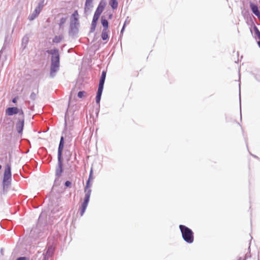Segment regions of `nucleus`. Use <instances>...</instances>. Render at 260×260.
I'll list each match as a JSON object with an SVG mask.
<instances>
[{"mask_svg":"<svg viewBox=\"0 0 260 260\" xmlns=\"http://www.w3.org/2000/svg\"><path fill=\"white\" fill-rule=\"evenodd\" d=\"M61 40V37L60 36H55L53 40L54 43H58Z\"/></svg>","mask_w":260,"mask_h":260,"instance_id":"nucleus-22","label":"nucleus"},{"mask_svg":"<svg viewBox=\"0 0 260 260\" xmlns=\"http://www.w3.org/2000/svg\"><path fill=\"white\" fill-rule=\"evenodd\" d=\"M1 253L2 255H3V248H1Z\"/></svg>","mask_w":260,"mask_h":260,"instance_id":"nucleus-33","label":"nucleus"},{"mask_svg":"<svg viewBox=\"0 0 260 260\" xmlns=\"http://www.w3.org/2000/svg\"><path fill=\"white\" fill-rule=\"evenodd\" d=\"M109 31L108 30L106 29H103L102 34H101V38L103 39V40H107L109 39Z\"/></svg>","mask_w":260,"mask_h":260,"instance_id":"nucleus-15","label":"nucleus"},{"mask_svg":"<svg viewBox=\"0 0 260 260\" xmlns=\"http://www.w3.org/2000/svg\"><path fill=\"white\" fill-rule=\"evenodd\" d=\"M12 172L11 164H7L4 170L2 180L3 190L4 192H7L9 187L11 185Z\"/></svg>","mask_w":260,"mask_h":260,"instance_id":"nucleus-1","label":"nucleus"},{"mask_svg":"<svg viewBox=\"0 0 260 260\" xmlns=\"http://www.w3.org/2000/svg\"><path fill=\"white\" fill-rule=\"evenodd\" d=\"M106 72L104 71L102 72V75H101V79L100 80V83H99L98 88L103 89L104 84L105 80L106 79Z\"/></svg>","mask_w":260,"mask_h":260,"instance_id":"nucleus-10","label":"nucleus"},{"mask_svg":"<svg viewBox=\"0 0 260 260\" xmlns=\"http://www.w3.org/2000/svg\"><path fill=\"white\" fill-rule=\"evenodd\" d=\"M92 2L93 0H86L84 7V11L85 12H87L92 7Z\"/></svg>","mask_w":260,"mask_h":260,"instance_id":"nucleus-12","label":"nucleus"},{"mask_svg":"<svg viewBox=\"0 0 260 260\" xmlns=\"http://www.w3.org/2000/svg\"><path fill=\"white\" fill-rule=\"evenodd\" d=\"M11 102L15 104H16V95H14L13 97L12 98V99L11 100Z\"/></svg>","mask_w":260,"mask_h":260,"instance_id":"nucleus-25","label":"nucleus"},{"mask_svg":"<svg viewBox=\"0 0 260 260\" xmlns=\"http://www.w3.org/2000/svg\"><path fill=\"white\" fill-rule=\"evenodd\" d=\"M78 12L77 10H76L74 11V12L73 13L72 15V17L73 19L72 22L75 24L78 23Z\"/></svg>","mask_w":260,"mask_h":260,"instance_id":"nucleus-14","label":"nucleus"},{"mask_svg":"<svg viewBox=\"0 0 260 260\" xmlns=\"http://www.w3.org/2000/svg\"><path fill=\"white\" fill-rule=\"evenodd\" d=\"M11 124H12V125H13H13H14V122H13L11 123Z\"/></svg>","mask_w":260,"mask_h":260,"instance_id":"nucleus-39","label":"nucleus"},{"mask_svg":"<svg viewBox=\"0 0 260 260\" xmlns=\"http://www.w3.org/2000/svg\"><path fill=\"white\" fill-rule=\"evenodd\" d=\"M99 18L95 17L93 16L92 21L91 22V31H94L95 29L97 22L99 20Z\"/></svg>","mask_w":260,"mask_h":260,"instance_id":"nucleus-13","label":"nucleus"},{"mask_svg":"<svg viewBox=\"0 0 260 260\" xmlns=\"http://www.w3.org/2000/svg\"><path fill=\"white\" fill-rule=\"evenodd\" d=\"M101 23L104 27L103 29L108 30V21L104 17H102L101 18Z\"/></svg>","mask_w":260,"mask_h":260,"instance_id":"nucleus-16","label":"nucleus"},{"mask_svg":"<svg viewBox=\"0 0 260 260\" xmlns=\"http://www.w3.org/2000/svg\"><path fill=\"white\" fill-rule=\"evenodd\" d=\"M179 229L183 240L188 243H192L194 241L193 233L192 230L183 225H180Z\"/></svg>","mask_w":260,"mask_h":260,"instance_id":"nucleus-4","label":"nucleus"},{"mask_svg":"<svg viewBox=\"0 0 260 260\" xmlns=\"http://www.w3.org/2000/svg\"><path fill=\"white\" fill-rule=\"evenodd\" d=\"M38 93V90L36 91V92H32L31 94H30V98L32 100H35L36 98H37V95Z\"/></svg>","mask_w":260,"mask_h":260,"instance_id":"nucleus-23","label":"nucleus"},{"mask_svg":"<svg viewBox=\"0 0 260 260\" xmlns=\"http://www.w3.org/2000/svg\"><path fill=\"white\" fill-rule=\"evenodd\" d=\"M42 8H43V6L41 5V4L39 5L37 7V8L35 9V11L32 13V14L29 16V20H32L35 18H36L38 16V15L40 14V13L41 12Z\"/></svg>","mask_w":260,"mask_h":260,"instance_id":"nucleus-7","label":"nucleus"},{"mask_svg":"<svg viewBox=\"0 0 260 260\" xmlns=\"http://www.w3.org/2000/svg\"><path fill=\"white\" fill-rule=\"evenodd\" d=\"M16 246L14 248V250H13V251L12 252V255H14V256H15L16 253Z\"/></svg>","mask_w":260,"mask_h":260,"instance_id":"nucleus-30","label":"nucleus"},{"mask_svg":"<svg viewBox=\"0 0 260 260\" xmlns=\"http://www.w3.org/2000/svg\"><path fill=\"white\" fill-rule=\"evenodd\" d=\"M54 248L52 247H49L48 249H47V251L46 252V255L48 256H51L53 253H54Z\"/></svg>","mask_w":260,"mask_h":260,"instance_id":"nucleus-19","label":"nucleus"},{"mask_svg":"<svg viewBox=\"0 0 260 260\" xmlns=\"http://www.w3.org/2000/svg\"><path fill=\"white\" fill-rule=\"evenodd\" d=\"M255 29H256V35H257V37L258 38V39H260V31L258 30V29L256 27H255Z\"/></svg>","mask_w":260,"mask_h":260,"instance_id":"nucleus-26","label":"nucleus"},{"mask_svg":"<svg viewBox=\"0 0 260 260\" xmlns=\"http://www.w3.org/2000/svg\"><path fill=\"white\" fill-rule=\"evenodd\" d=\"M109 4L113 9H116L118 7V2L117 0H110Z\"/></svg>","mask_w":260,"mask_h":260,"instance_id":"nucleus-18","label":"nucleus"},{"mask_svg":"<svg viewBox=\"0 0 260 260\" xmlns=\"http://www.w3.org/2000/svg\"><path fill=\"white\" fill-rule=\"evenodd\" d=\"M16 230V227H15V228H14V233H15Z\"/></svg>","mask_w":260,"mask_h":260,"instance_id":"nucleus-34","label":"nucleus"},{"mask_svg":"<svg viewBox=\"0 0 260 260\" xmlns=\"http://www.w3.org/2000/svg\"><path fill=\"white\" fill-rule=\"evenodd\" d=\"M103 89L98 88L96 96V102L97 104L100 103L101 95H102V92H103Z\"/></svg>","mask_w":260,"mask_h":260,"instance_id":"nucleus-17","label":"nucleus"},{"mask_svg":"<svg viewBox=\"0 0 260 260\" xmlns=\"http://www.w3.org/2000/svg\"><path fill=\"white\" fill-rule=\"evenodd\" d=\"M2 166L1 165H0V170L2 169Z\"/></svg>","mask_w":260,"mask_h":260,"instance_id":"nucleus-36","label":"nucleus"},{"mask_svg":"<svg viewBox=\"0 0 260 260\" xmlns=\"http://www.w3.org/2000/svg\"><path fill=\"white\" fill-rule=\"evenodd\" d=\"M5 114L8 116L16 115V107H10L7 108L5 110Z\"/></svg>","mask_w":260,"mask_h":260,"instance_id":"nucleus-8","label":"nucleus"},{"mask_svg":"<svg viewBox=\"0 0 260 260\" xmlns=\"http://www.w3.org/2000/svg\"><path fill=\"white\" fill-rule=\"evenodd\" d=\"M66 21V18H62L60 20L59 25L61 26L63 25Z\"/></svg>","mask_w":260,"mask_h":260,"instance_id":"nucleus-24","label":"nucleus"},{"mask_svg":"<svg viewBox=\"0 0 260 260\" xmlns=\"http://www.w3.org/2000/svg\"><path fill=\"white\" fill-rule=\"evenodd\" d=\"M63 146H64L63 137H61L60 138V141L58 149V159L59 161L61 159L62 151L63 149Z\"/></svg>","mask_w":260,"mask_h":260,"instance_id":"nucleus-9","label":"nucleus"},{"mask_svg":"<svg viewBox=\"0 0 260 260\" xmlns=\"http://www.w3.org/2000/svg\"><path fill=\"white\" fill-rule=\"evenodd\" d=\"M258 44L259 46L260 47V41H259V42H258Z\"/></svg>","mask_w":260,"mask_h":260,"instance_id":"nucleus-37","label":"nucleus"},{"mask_svg":"<svg viewBox=\"0 0 260 260\" xmlns=\"http://www.w3.org/2000/svg\"><path fill=\"white\" fill-rule=\"evenodd\" d=\"M86 95V93L84 91H79L78 93V96L79 98H83L85 97Z\"/></svg>","mask_w":260,"mask_h":260,"instance_id":"nucleus-21","label":"nucleus"},{"mask_svg":"<svg viewBox=\"0 0 260 260\" xmlns=\"http://www.w3.org/2000/svg\"><path fill=\"white\" fill-rule=\"evenodd\" d=\"M92 180H93V177H92V171H91L88 181H91Z\"/></svg>","mask_w":260,"mask_h":260,"instance_id":"nucleus-27","label":"nucleus"},{"mask_svg":"<svg viewBox=\"0 0 260 260\" xmlns=\"http://www.w3.org/2000/svg\"><path fill=\"white\" fill-rule=\"evenodd\" d=\"M48 53L52 55L51 58V66L50 74L53 76L54 74L57 72L59 69V55L58 51L57 49H54L47 51Z\"/></svg>","mask_w":260,"mask_h":260,"instance_id":"nucleus-2","label":"nucleus"},{"mask_svg":"<svg viewBox=\"0 0 260 260\" xmlns=\"http://www.w3.org/2000/svg\"><path fill=\"white\" fill-rule=\"evenodd\" d=\"M24 124V115L22 110L17 109V132L21 136Z\"/></svg>","mask_w":260,"mask_h":260,"instance_id":"nucleus-5","label":"nucleus"},{"mask_svg":"<svg viewBox=\"0 0 260 260\" xmlns=\"http://www.w3.org/2000/svg\"><path fill=\"white\" fill-rule=\"evenodd\" d=\"M112 17H113V14L112 13H109V15H108V18L109 19H111L112 18Z\"/></svg>","mask_w":260,"mask_h":260,"instance_id":"nucleus-31","label":"nucleus"},{"mask_svg":"<svg viewBox=\"0 0 260 260\" xmlns=\"http://www.w3.org/2000/svg\"><path fill=\"white\" fill-rule=\"evenodd\" d=\"M230 125L231 127L233 128H240V124L237 122L234 121H232L230 123Z\"/></svg>","mask_w":260,"mask_h":260,"instance_id":"nucleus-20","label":"nucleus"},{"mask_svg":"<svg viewBox=\"0 0 260 260\" xmlns=\"http://www.w3.org/2000/svg\"><path fill=\"white\" fill-rule=\"evenodd\" d=\"M106 4L104 2H101L100 4L98 5V8H96L94 14V16L100 18V16L103 11H104L105 7H106Z\"/></svg>","mask_w":260,"mask_h":260,"instance_id":"nucleus-6","label":"nucleus"},{"mask_svg":"<svg viewBox=\"0 0 260 260\" xmlns=\"http://www.w3.org/2000/svg\"><path fill=\"white\" fill-rule=\"evenodd\" d=\"M17 260H28V258L26 257H20L17 258Z\"/></svg>","mask_w":260,"mask_h":260,"instance_id":"nucleus-29","label":"nucleus"},{"mask_svg":"<svg viewBox=\"0 0 260 260\" xmlns=\"http://www.w3.org/2000/svg\"><path fill=\"white\" fill-rule=\"evenodd\" d=\"M90 182L91 181H89L87 180L86 186L84 188V191L86 193V194L84 199V201L82 203L81 206L79 208L81 216H82L84 214L89 201V198L91 192V190L90 189V188L91 186V184L90 183Z\"/></svg>","mask_w":260,"mask_h":260,"instance_id":"nucleus-3","label":"nucleus"},{"mask_svg":"<svg viewBox=\"0 0 260 260\" xmlns=\"http://www.w3.org/2000/svg\"><path fill=\"white\" fill-rule=\"evenodd\" d=\"M71 185V182L70 181H67L65 182V186L66 187H70Z\"/></svg>","mask_w":260,"mask_h":260,"instance_id":"nucleus-28","label":"nucleus"},{"mask_svg":"<svg viewBox=\"0 0 260 260\" xmlns=\"http://www.w3.org/2000/svg\"><path fill=\"white\" fill-rule=\"evenodd\" d=\"M16 24V21H15L14 24V26H13V31H14V29H15V25Z\"/></svg>","mask_w":260,"mask_h":260,"instance_id":"nucleus-32","label":"nucleus"},{"mask_svg":"<svg viewBox=\"0 0 260 260\" xmlns=\"http://www.w3.org/2000/svg\"><path fill=\"white\" fill-rule=\"evenodd\" d=\"M250 8L252 12L258 18L260 19V12L257 6L253 4H250Z\"/></svg>","mask_w":260,"mask_h":260,"instance_id":"nucleus-11","label":"nucleus"},{"mask_svg":"<svg viewBox=\"0 0 260 260\" xmlns=\"http://www.w3.org/2000/svg\"><path fill=\"white\" fill-rule=\"evenodd\" d=\"M124 26H125V25H123V28H122V29L121 30V32H122V31H123V30L124 29Z\"/></svg>","mask_w":260,"mask_h":260,"instance_id":"nucleus-35","label":"nucleus"},{"mask_svg":"<svg viewBox=\"0 0 260 260\" xmlns=\"http://www.w3.org/2000/svg\"><path fill=\"white\" fill-rule=\"evenodd\" d=\"M15 176H16V174H14L13 175V177L15 178Z\"/></svg>","mask_w":260,"mask_h":260,"instance_id":"nucleus-38","label":"nucleus"}]
</instances>
